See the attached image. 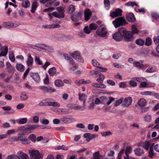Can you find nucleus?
<instances>
[{"mask_svg": "<svg viewBox=\"0 0 159 159\" xmlns=\"http://www.w3.org/2000/svg\"><path fill=\"white\" fill-rule=\"evenodd\" d=\"M112 23L115 27L117 28L121 26L125 25L126 23L125 17H120L112 21Z\"/></svg>", "mask_w": 159, "mask_h": 159, "instance_id": "f257e3e1", "label": "nucleus"}, {"mask_svg": "<svg viewBox=\"0 0 159 159\" xmlns=\"http://www.w3.org/2000/svg\"><path fill=\"white\" fill-rule=\"evenodd\" d=\"M122 31L123 36L125 41L130 42L133 39V34L131 31L126 30L124 28H123Z\"/></svg>", "mask_w": 159, "mask_h": 159, "instance_id": "f03ea898", "label": "nucleus"}, {"mask_svg": "<svg viewBox=\"0 0 159 159\" xmlns=\"http://www.w3.org/2000/svg\"><path fill=\"white\" fill-rule=\"evenodd\" d=\"M31 159H42V156L39 151L37 150H29Z\"/></svg>", "mask_w": 159, "mask_h": 159, "instance_id": "7ed1b4c3", "label": "nucleus"}, {"mask_svg": "<svg viewBox=\"0 0 159 159\" xmlns=\"http://www.w3.org/2000/svg\"><path fill=\"white\" fill-rule=\"evenodd\" d=\"M61 123L62 124H69L75 121L71 115H68L63 116L61 118Z\"/></svg>", "mask_w": 159, "mask_h": 159, "instance_id": "20e7f679", "label": "nucleus"}, {"mask_svg": "<svg viewBox=\"0 0 159 159\" xmlns=\"http://www.w3.org/2000/svg\"><path fill=\"white\" fill-rule=\"evenodd\" d=\"M123 30V27L119 29L118 31L116 32L113 35V38L116 41H119L121 40L122 39V33Z\"/></svg>", "mask_w": 159, "mask_h": 159, "instance_id": "39448f33", "label": "nucleus"}, {"mask_svg": "<svg viewBox=\"0 0 159 159\" xmlns=\"http://www.w3.org/2000/svg\"><path fill=\"white\" fill-rule=\"evenodd\" d=\"M96 33L98 35L102 37H104L106 36L107 32L106 31V27L102 25L98 28L96 31Z\"/></svg>", "mask_w": 159, "mask_h": 159, "instance_id": "423d86ee", "label": "nucleus"}, {"mask_svg": "<svg viewBox=\"0 0 159 159\" xmlns=\"http://www.w3.org/2000/svg\"><path fill=\"white\" fill-rule=\"evenodd\" d=\"M46 106H52L56 107H59L60 106V104L57 102L54 101V100L51 98L45 99Z\"/></svg>", "mask_w": 159, "mask_h": 159, "instance_id": "0eeeda50", "label": "nucleus"}, {"mask_svg": "<svg viewBox=\"0 0 159 159\" xmlns=\"http://www.w3.org/2000/svg\"><path fill=\"white\" fill-rule=\"evenodd\" d=\"M20 25L19 22H4L3 25L6 27H8L9 28H16Z\"/></svg>", "mask_w": 159, "mask_h": 159, "instance_id": "6e6552de", "label": "nucleus"}, {"mask_svg": "<svg viewBox=\"0 0 159 159\" xmlns=\"http://www.w3.org/2000/svg\"><path fill=\"white\" fill-rule=\"evenodd\" d=\"M39 89L45 93H51L56 91L55 89L51 87H48L45 86H40Z\"/></svg>", "mask_w": 159, "mask_h": 159, "instance_id": "1a4fd4ad", "label": "nucleus"}, {"mask_svg": "<svg viewBox=\"0 0 159 159\" xmlns=\"http://www.w3.org/2000/svg\"><path fill=\"white\" fill-rule=\"evenodd\" d=\"M70 54L74 58L78 61L82 63L84 62V59L81 57L80 54L79 52L75 51L73 53H70Z\"/></svg>", "mask_w": 159, "mask_h": 159, "instance_id": "9d476101", "label": "nucleus"}, {"mask_svg": "<svg viewBox=\"0 0 159 159\" xmlns=\"http://www.w3.org/2000/svg\"><path fill=\"white\" fill-rule=\"evenodd\" d=\"M122 10L119 8L116 9L114 11L110 13V16L112 18H115L117 16H120L122 15Z\"/></svg>", "mask_w": 159, "mask_h": 159, "instance_id": "9b49d317", "label": "nucleus"}, {"mask_svg": "<svg viewBox=\"0 0 159 159\" xmlns=\"http://www.w3.org/2000/svg\"><path fill=\"white\" fill-rule=\"evenodd\" d=\"M82 15V13L81 12L75 13L74 14L72 15L71 19L73 21H76L81 19Z\"/></svg>", "mask_w": 159, "mask_h": 159, "instance_id": "f8f14e48", "label": "nucleus"}, {"mask_svg": "<svg viewBox=\"0 0 159 159\" xmlns=\"http://www.w3.org/2000/svg\"><path fill=\"white\" fill-rule=\"evenodd\" d=\"M132 102V99L131 97H128L125 98L123 102L122 105L123 106L128 107L130 105Z\"/></svg>", "mask_w": 159, "mask_h": 159, "instance_id": "ddd939ff", "label": "nucleus"}, {"mask_svg": "<svg viewBox=\"0 0 159 159\" xmlns=\"http://www.w3.org/2000/svg\"><path fill=\"white\" fill-rule=\"evenodd\" d=\"M8 48L6 46H2L0 48L1 53H0V57L2 56H5L8 52Z\"/></svg>", "mask_w": 159, "mask_h": 159, "instance_id": "4468645a", "label": "nucleus"}, {"mask_svg": "<svg viewBox=\"0 0 159 159\" xmlns=\"http://www.w3.org/2000/svg\"><path fill=\"white\" fill-rule=\"evenodd\" d=\"M127 20L129 22H134L135 21V18L134 15L132 13H128L126 16Z\"/></svg>", "mask_w": 159, "mask_h": 159, "instance_id": "2eb2a0df", "label": "nucleus"}, {"mask_svg": "<svg viewBox=\"0 0 159 159\" xmlns=\"http://www.w3.org/2000/svg\"><path fill=\"white\" fill-rule=\"evenodd\" d=\"M134 152L135 155L138 156H140L144 153L143 149L140 147L136 148L134 150Z\"/></svg>", "mask_w": 159, "mask_h": 159, "instance_id": "dca6fc26", "label": "nucleus"}, {"mask_svg": "<svg viewBox=\"0 0 159 159\" xmlns=\"http://www.w3.org/2000/svg\"><path fill=\"white\" fill-rule=\"evenodd\" d=\"M85 20L87 21L90 19L92 15V12L89 9H86L84 12Z\"/></svg>", "mask_w": 159, "mask_h": 159, "instance_id": "f3484780", "label": "nucleus"}, {"mask_svg": "<svg viewBox=\"0 0 159 159\" xmlns=\"http://www.w3.org/2000/svg\"><path fill=\"white\" fill-rule=\"evenodd\" d=\"M30 76L36 82H39L40 80L39 74L37 73H31Z\"/></svg>", "mask_w": 159, "mask_h": 159, "instance_id": "a211bd4d", "label": "nucleus"}, {"mask_svg": "<svg viewBox=\"0 0 159 159\" xmlns=\"http://www.w3.org/2000/svg\"><path fill=\"white\" fill-rule=\"evenodd\" d=\"M103 156L100 154L99 151H97L94 153L93 155V159H103Z\"/></svg>", "mask_w": 159, "mask_h": 159, "instance_id": "6ab92c4d", "label": "nucleus"}, {"mask_svg": "<svg viewBox=\"0 0 159 159\" xmlns=\"http://www.w3.org/2000/svg\"><path fill=\"white\" fill-rule=\"evenodd\" d=\"M134 64H135L136 67L140 69H142L145 67H148V64H146L144 65L138 61H136Z\"/></svg>", "mask_w": 159, "mask_h": 159, "instance_id": "aec40b11", "label": "nucleus"}, {"mask_svg": "<svg viewBox=\"0 0 159 159\" xmlns=\"http://www.w3.org/2000/svg\"><path fill=\"white\" fill-rule=\"evenodd\" d=\"M33 59L32 57L30 55L28 54V59L26 61L27 65L29 66H31L33 64Z\"/></svg>", "mask_w": 159, "mask_h": 159, "instance_id": "412c9836", "label": "nucleus"}, {"mask_svg": "<svg viewBox=\"0 0 159 159\" xmlns=\"http://www.w3.org/2000/svg\"><path fill=\"white\" fill-rule=\"evenodd\" d=\"M55 85L58 87H61L64 85V82L60 79H57L54 81Z\"/></svg>", "mask_w": 159, "mask_h": 159, "instance_id": "4be33fe9", "label": "nucleus"}, {"mask_svg": "<svg viewBox=\"0 0 159 159\" xmlns=\"http://www.w3.org/2000/svg\"><path fill=\"white\" fill-rule=\"evenodd\" d=\"M57 10L59 13L61 15V17L62 18H64L65 17V15L64 14V9L63 7H60L57 8Z\"/></svg>", "mask_w": 159, "mask_h": 159, "instance_id": "5701e85b", "label": "nucleus"}, {"mask_svg": "<svg viewBox=\"0 0 159 159\" xmlns=\"http://www.w3.org/2000/svg\"><path fill=\"white\" fill-rule=\"evenodd\" d=\"M146 103V100L143 98H141L138 102V104L139 106L143 107L145 106Z\"/></svg>", "mask_w": 159, "mask_h": 159, "instance_id": "b1692460", "label": "nucleus"}, {"mask_svg": "<svg viewBox=\"0 0 159 159\" xmlns=\"http://www.w3.org/2000/svg\"><path fill=\"white\" fill-rule=\"evenodd\" d=\"M16 67L17 70L21 72H23L25 69V66L24 65L19 63L16 64Z\"/></svg>", "mask_w": 159, "mask_h": 159, "instance_id": "393cba45", "label": "nucleus"}, {"mask_svg": "<svg viewBox=\"0 0 159 159\" xmlns=\"http://www.w3.org/2000/svg\"><path fill=\"white\" fill-rule=\"evenodd\" d=\"M105 78V76L102 74H100L99 75V77L97 79L96 81L100 84H102Z\"/></svg>", "mask_w": 159, "mask_h": 159, "instance_id": "a878e982", "label": "nucleus"}, {"mask_svg": "<svg viewBox=\"0 0 159 159\" xmlns=\"http://www.w3.org/2000/svg\"><path fill=\"white\" fill-rule=\"evenodd\" d=\"M56 72V70L54 67L50 68L48 71L49 75L51 76H53L55 75Z\"/></svg>", "mask_w": 159, "mask_h": 159, "instance_id": "bb28decb", "label": "nucleus"}, {"mask_svg": "<svg viewBox=\"0 0 159 159\" xmlns=\"http://www.w3.org/2000/svg\"><path fill=\"white\" fill-rule=\"evenodd\" d=\"M40 127V126L38 125H31L26 128V130L27 131L30 130L38 128Z\"/></svg>", "mask_w": 159, "mask_h": 159, "instance_id": "cd10ccee", "label": "nucleus"}, {"mask_svg": "<svg viewBox=\"0 0 159 159\" xmlns=\"http://www.w3.org/2000/svg\"><path fill=\"white\" fill-rule=\"evenodd\" d=\"M61 112V114H67L71 112L69 109L66 108H61L59 109Z\"/></svg>", "mask_w": 159, "mask_h": 159, "instance_id": "c85d7f7f", "label": "nucleus"}, {"mask_svg": "<svg viewBox=\"0 0 159 159\" xmlns=\"http://www.w3.org/2000/svg\"><path fill=\"white\" fill-rule=\"evenodd\" d=\"M132 28V32L133 33V34H137L139 32V30H138V29L137 28V26L136 25H133L131 26Z\"/></svg>", "mask_w": 159, "mask_h": 159, "instance_id": "c756f323", "label": "nucleus"}, {"mask_svg": "<svg viewBox=\"0 0 159 159\" xmlns=\"http://www.w3.org/2000/svg\"><path fill=\"white\" fill-rule=\"evenodd\" d=\"M38 2H34L32 5V9L31 12L34 13L37 7Z\"/></svg>", "mask_w": 159, "mask_h": 159, "instance_id": "7c9ffc66", "label": "nucleus"}, {"mask_svg": "<svg viewBox=\"0 0 159 159\" xmlns=\"http://www.w3.org/2000/svg\"><path fill=\"white\" fill-rule=\"evenodd\" d=\"M150 146V143L148 141H146L144 142L143 147L148 151Z\"/></svg>", "mask_w": 159, "mask_h": 159, "instance_id": "2f4dec72", "label": "nucleus"}, {"mask_svg": "<svg viewBox=\"0 0 159 159\" xmlns=\"http://www.w3.org/2000/svg\"><path fill=\"white\" fill-rule=\"evenodd\" d=\"M68 13H72L75 10V6L73 5H70L68 7Z\"/></svg>", "mask_w": 159, "mask_h": 159, "instance_id": "473e14b6", "label": "nucleus"}, {"mask_svg": "<svg viewBox=\"0 0 159 159\" xmlns=\"http://www.w3.org/2000/svg\"><path fill=\"white\" fill-rule=\"evenodd\" d=\"M154 155L155 154L153 152V147L152 146H151L150 148V150L149 152V157L151 158H152Z\"/></svg>", "mask_w": 159, "mask_h": 159, "instance_id": "72a5a7b5", "label": "nucleus"}, {"mask_svg": "<svg viewBox=\"0 0 159 159\" xmlns=\"http://www.w3.org/2000/svg\"><path fill=\"white\" fill-rule=\"evenodd\" d=\"M30 3L27 0H25L22 2V6L25 8H27L29 7L30 6Z\"/></svg>", "mask_w": 159, "mask_h": 159, "instance_id": "f704fd0d", "label": "nucleus"}, {"mask_svg": "<svg viewBox=\"0 0 159 159\" xmlns=\"http://www.w3.org/2000/svg\"><path fill=\"white\" fill-rule=\"evenodd\" d=\"M152 43V40L150 38L147 37L146 39L145 45L147 46H150Z\"/></svg>", "mask_w": 159, "mask_h": 159, "instance_id": "c9c22d12", "label": "nucleus"}, {"mask_svg": "<svg viewBox=\"0 0 159 159\" xmlns=\"http://www.w3.org/2000/svg\"><path fill=\"white\" fill-rule=\"evenodd\" d=\"M151 16L153 19L157 20L159 19V14L157 13L154 12L151 14Z\"/></svg>", "mask_w": 159, "mask_h": 159, "instance_id": "e433bc0d", "label": "nucleus"}, {"mask_svg": "<svg viewBox=\"0 0 159 159\" xmlns=\"http://www.w3.org/2000/svg\"><path fill=\"white\" fill-rule=\"evenodd\" d=\"M98 27L97 25L94 23L91 24L89 25V27L90 30H96Z\"/></svg>", "mask_w": 159, "mask_h": 159, "instance_id": "4c0bfd02", "label": "nucleus"}, {"mask_svg": "<svg viewBox=\"0 0 159 159\" xmlns=\"http://www.w3.org/2000/svg\"><path fill=\"white\" fill-rule=\"evenodd\" d=\"M6 159H19V158L17 155L13 154L8 156Z\"/></svg>", "mask_w": 159, "mask_h": 159, "instance_id": "58836bf2", "label": "nucleus"}, {"mask_svg": "<svg viewBox=\"0 0 159 159\" xmlns=\"http://www.w3.org/2000/svg\"><path fill=\"white\" fill-rule=\"evenodd\" d=\"M125 5L127 6H131L133 7L134 6H136L139 7V6L135 2H129L125 3Z\"/></svg>", "mask_w": 159, "mask_h": 159, "instance_id": "ea45409f", "label": "nucleus"}, {"mask_svg": "<svg viewBox=\"0 0 159 159\" xmlns=\"http://www.w3.org/2000/svg\"><path fill=\"white\" fill-rule=\"evenodd\" d=\"M145 41L142 39H137L135 42L138 45L142 46L144 43Z\"/></svg>", "mask_w": 159, "mask_h": 159, "instance_id": "a19ab883", "label": "nucleus"}, {"mask_svg": "<svg viewBox=\"0 0 159 159\" xmlns=\"http://www.w3.org/2000/svg\"><path fill=\"white\" fill-rule=\"evenodd\" d=\"M125 150V156L129 155L132 151V147L131 146H128L126 147Z\"/></svg>", "mask_w": 159, "mask_h": 159, "instance_id": "79ce46f5", "label": "nucleus"}, {"mask_svg": "<svg viewBox=\"0 0 159 159\" xmlns=\"http://www.w3.org/2000/svg\"><path fill=\"white\" fill-rule=\"evenodd\" d=\"M92 62V64L94 66L98 68L99 67H101V66H99L100 65V64L96 60H93Z\"/></svg>", "mask_w": 159, "mask_h": 159, "instance_id": "37998d69", "label": "nucleus"}, {"mask_svg": "<svg viewBox=\"0 0 159 159\" xmlns=\"http://www.w3.org/2000/svg\"><path fill=\"white\" fill-rule=\"evenodd\" d=\"M151 146L152 147H154V148L155 151L159 152V143H157L154 145V143H153L152 144Z\"/></svg>", "mask_w": 159, "mask_h": 159, "instance_id": "c03bdc74", "label": "nucleus"}, {"mask_svg": "<svg viewBox=\"0 0 159 159\" xmlns=\"http://www.w3.org/2000/svg\"><path fill=\"white\" fill-rule=\"evenodd\" d=\"M101 100V103L105 104L107 100V98L105 96H102L100 98Z\"/></svg>", "mask_w": 159, "mask_h": 159, "instance_id": "a18cd8bd", "label": "nucleus"}, {"mask_svg": "<svg viewBox=\"0 0 159 159\" xmlns=\"http://www.w3.org/2000/svg\"><path fill=\"white\" fill-rule=\"evenodd\" d=\"M20 98L21 100L25 101L28 98V96L26 93H22L21 94Z\"/></svg>", "mask_w": 159, "mask_h": 159, "instance_id": "49530a36", "label": "nucleus"}, {"mask_svg": "<svg viewBox=\"0 0 159 159\" xmlns=\"http://www.w3.org/2000/svg\"><path fill=\"white\" fill-rule=\"evenodd\" d=\"M9 58L10 59L12 62H14L15 61V57L12 52H11L9 54Z\"/></svg>", "mask_w": 159, "mask_h": 159, "instance_id": "de8ad7c7", "label": "nucleus"}, {"mask_svg": "<svg viewBox=\"0 0 159 159\" xmlns=\"http://www.w3.org/2000/svg\"><path fill=\"white\" fill-rule=\"evenodd\" d=\"M25 154H26L25 153H24L21 151H20L17 152V156L18 157V158H19V159H21L22 157H23L24 156H25Z\"/></svg>", "mask_w": 159, "mask_h": 159, "instance_id": "09e8293b", "label": "nucleus"}, {"mask_svg": "<svg viewBox=\"0 0 159 159\" xmlns=\"http://www.w3.org/2000/svg\"><path fill=\"white\" fill-rule=\"evenodd\" d=\"M17 132V131H16V130L14 129H11L7 131L6 134L7 135H10L12 134H14Z\"/></svg>", "mask_w": 159, "mask_h": 159, "instance_id": "8fccbe9b", "label": "nucleus"}, {"mask_svg": "<svg viewBox=\"0 0 159 159\" xmlns=\"http://www.w3.org/2000/svg\"><path fill=\"white\" fill-rule=\"evenodd\" d=\"M71 108L75 110H77L78 109H81L82 111L84 110L85 107H82L81 106H76L75 107H71Z\"/></svg>", "mask_w": 159, "mask_h": 159, "instance_id": "3c124183", "label": "nucleus"}, {"mask_svg": "<svg viewBox=\"0 0 159 159\" xmlns=\"http://www.w3.org/2000/svg\"><path fill=\"white\" fill-rule=\"evenodd\" d=\"M52 15L58 18H62L61 16V15L59 13H58L57 12H53L52 13Z\"/></svg>", "mask_w": 159, "mask_h": 159, "instance_id": "603ef678", "label": "nucleus"}, {"mask_svg": "<svg viewBox=\"0 0 159 159\" xmlns=\"http://www.w3.org/2000/svg\"><path fill=\"white\" fill-rule=\"evenodd\" d=\"M142 94L145 95H153V94H154V92L150 91H145L142 92Z\"/></svg>", "mask_w": 159, "mask_h": 159, "instance_id": "864d4df0", "label": "nucleus"}, {"mask_svg": "<svg viewBox=\"0 0 159 159\" xmlns=\"http://www.w3.org/2000/svg\"><path fill=\"white\" fill-rule=\"evenodd\" d=\"M27 118H23L20 120L19 123L20 124H24L27 122Z\"/></svg>", "mask_w": 159, "mask_h": 159, "instance_id": "5fc2aeb1", "label": "nucleus"}, {"mask_svg": "<svg viewBox=\"0 0 159 159\" xmlns=\"http://www.w3.org/2000/svg\"><path fill=\"white\" fill-rule=\"evenodd\" d=\"M145 120L147 122H151V116L149 115H147L144 117Z\"/></svg>", "mask_w": 159, "mask_h": 159, "instance_id": "6e6d98bb", "label": "nucleus"}, {"mask_svg": "<svg viewBox=\"0 0 159 159\" xmlns=\"http://www.w3.org/2000/svg\"><path fill=\"white\" fill-rule=\"evenodd\" d=\"M49 26V27H48V28H50L51 29H54V28H60L61 27V25L58 24H57V25L53 24V25H50Z\"/></svg>", "mask_w": 159, "mask_h": 159, "instance_id": "4d7b16f0", "label": "nucleus"}, {"mask_svg": "<svg viewBox=\"0 0 159 159\" xmlns=\"http://www.w3.org/2000/svg\"><path fill=\"white\" fill-rule=\"evenodd\" d=\"M21 142L23 144H27L29 143H30V141L28 139H24L21 141Z\"/></svg>", "mask_w": 159, "mask_h": 159, "instance_id": "13d9d810", "label": "nucleus"}, {"mask_svg": "<svg viewBox=\"0 0 159 159\" xmlns=\"http://www.w3.org/2000/svg\"><path fill=\"white\" fill-rule=\"evenodd\" d=\"M104 4L106 7H108L109 9L110 6V2L109 0H104Z\"/></svg>", "mask_w": 159, "mask_h": 159, "instance_id": "bf43d9fd", "label": "nucleus"}, {"mask_svg": "<svg viewBox=\"0 0 159 159\" xmlns=\"http://www.w3.org/2000/svg\"><path fill=\"white\" fill-rule=\"evenodd\" d=\"M85 95L84 94H81V93L79 94V99L80 101H84Z\"/></svg>", "mask_w": 159, "mask_h": 159, "instance_id": "052dcab7", "label": "nucleus"}, {"mask_svg": "<svg viewBox=\"0 0 159 159\" xmlns=\"http://www.w3.org/2000/svg\"><path fill=\"white\" fill-rule=\"evenodd\" d=\"M29 138L30 139L32 142H35V141L36 137L34 134H31L30 135Z\"/></svg>", "mask_w": 159, "mask_h": 159, "instance_id": "680f3d73", "label": "nucleus"}, {"mask_svg": "<svg viewBox=\"0 0 159 159\" xmlns=\"http://www.w3.org/2000/svg\"><path fill=\"white\" fill-rule=\"evenodd\" d=\"M123 102V99H120L118 100H117L116 101L115 104V106H117L119 105Z\"/></svg>", "mask_w": 159, "mask_h": 159, "instance_id": "e2e57ef3", "label": "nucleus"}, {"mask_svg": "<svg viewBox=\"0 0 159 159\" xmlns=\"http://www.w3.org/2000/svg\"><path fill=\"white\" fill-rule=\"evenodd\" d=\"M145 72L147 73H152L155 72V71L153 69V68L152 67H149L146 70Z\"/></svg>", "mask_w": 159, "mask_h": 159, "instance_id": "0e129e2a", "label": "nucleus"}, {"mask_svg": "<svg viewBox=\"0 0 159 159\" xmlns=\"http://www.w3.org/2000/svg\"><path fill=\"white\" fill-rule=\"evenodd\" d=\"M57 148L58 150L62 149L65 150H67L68 149L67 147L64 145L59 146L57 147Z\"/></svg>", "mask_w": 159, "mask_h": 159, "instance_id": "69168bd1", "label": "nucleus"}, {"mask_svg": "<svg viewBox=\"0 0 159 159\" xmlns=\"http://www.w3.org/2000/svg\"><path fill=\"white\" fill-rule=\"evenodd\" d=\"M41 123L44 125H47L49 124V121L48 119H43L41 121Z\"/></svg>", "mask_w": 159, "mask_h": 159, "instance_id": "338daca9", "label": "nucleus"}, {"mask_svg": "<svg viewBox=\"0 0 159 159\" xmlns=\"http://www.w3.org/2000/svg\"><path fill=\"white\" fill-rule=\"evenodd\" d=\"M154 42L155 43H159V35L157 37H155L153 38Z\"/></svg>", "mask_w": 159, "mask_h": 159, "instance_id": "774afa93", "label": "nucleus"}]
</instances>
